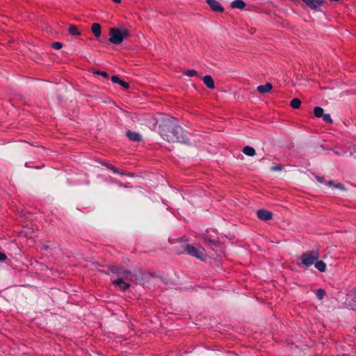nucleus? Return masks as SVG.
<instances>
[{
	"label": "nucleus",
	"instance_id": "30",
	"mask_svg": "<svg viewBox=\"0 0 356 356\" xmlns=\"http://www.w3.org/2000/svg\"><path fill=\"white\" fill-rule=\"evenodd\" d=\"M115 3H120L121 0H112Z\"/></svg>",
	"mask_w": 356,
	"mask_h": 356
},
{
	"label": "nucleus",
	"instance_id": "9",
	"mask_svg": "<svg viewBox=\"0 0 356 356\" xmlns=\"http://www.w3.org/2000/svg\"><path fill=\"white\" fill-rule=\"evenodd\" d=\"M273 88V86L270 83H267L265 85H260L257 87V90L259 93L264 94L270 92Z\"/></svg>",
	"mask_w": 356,
	"mask_h": 356
},
{
	"label": "nucleus",
	"instance_id": "13",
	"mask_svg": "<svg viewBox=\"0 0 356 356\" xmlns=\"http://www.w3.org/2000/svg\"><path fill=\"white\" fill-rule=\"evenodd\" d=\"M245 6V3L242 0H234L231 3V7L233 8L243 9Z\"/></svg>",
	"mask_w": 356,
	"mask_h": 356
},
{
	"label": "nucleus",
	"instance_id": "23",
	"mask_svg": "<svg viewBox=\"0 0 356 356\" xmlns=\"http://www.w3.org/2000/svg\"><path fill=\"white\" fill-rule=\"evenodd\" d=\"M322 118H323V120L325 122H327V123H330V124L332 123V120L330 114H324Z\"/></svg>",
	"mask_w": 356,
	"mask_h": 356
},
{
	"label": "nucleus",
	"instance_id": "19",
	"mask_svg": "<svg viewBox=\"0 0 356 356\" xmlns=\"http://www.w3.org/2000/svg\"><path fill=\"white\" fill-rule=\"evenodd\" d=\"M290 105L292 108L298 109L301 106V101L299 99L295 98L291 101Z\"/></svg>",
	"mask_w": 356,
	"mask_h": 356
},
{
	"label": "nucleus",
	"instance_id": "10",
	"mask_svg": "<svg viewBox=\"0 0 356 356\" xmlns=\"http://www.w3.org/2000/svg\"><path fill=\"white\" fill-rule=\"evenodd\" d=\"M111 81L113 83H116L120 84L122 88L127 89L129 87V83L124 81L123 80L120 79L118 76L114 75L111 76Z\"/></svg>",
	"mask_w": 356,
	"mask_h": 356
},
{
	"label": "nucleus",
	"instance_id": "28",
	"mask_svg": "<svg viewBox=\"0 0 356 356\" xmlns=\"http://www.w3.org/2000/svg\"><path fill=\"white\" fill-rule=\"evenodd\" d=\"M6 259L7 256L4 253L0 252V261H5Z\"/></svg>",
	"mask_w": 356,
	"mask_h": 356
},
{
	"label": "nucleus",
	"instance_id": "32",
	"mask_svg": "<svg viewBox=\"0 0 356 356\" xmlns=\"http://www.w3.org/2000/svg\"><path fill=\"white\" fill-rule=\"evenodd\" d=\"M330 1H339L340 0H330Z\"/></svg>",
	"mask_w": 356,
	"mask_h": 356
},
{
	"label": "nucleus",
	"instance_id": "15",
	"mask_svg": "<svg viewBox=\"0 0 356 356\" xmlns=\"http://www.w3.org/2000/svg\"><path fill=\"white\" fill-rule=\"evenodd\" d=\"M243 152L248 156H252L255 154V150L253 147L250 146H245L243 149Z\"/></svg>",
	"mask_w": 356,
	"mask_h": 356
},
{
	"label": "nucleus",
	"instance_id": "26",
	"mask_svg": "<svg viewBox=\"0 0 356 356\" xmlns=\"http://www.w3.org/2000/svg\"><path fill=\"white\" fill-rule=\"evenodd\" d=\"M282 166H281L280 165H277L273 166V167L271 168V170H272L273 171H280V170H282Z\"/></svg>",
	"mask_w": 356,
	"mask_h": 356
},
{
	"label": "nucleus",
	"instance_id": "5",
	"mask_svg": "<svg viewBox=\"0 0 356 356\" xmlns=\"http://www.w3.org/2000/svg\"><path fill=\"white\" fill-rule=\"evenodd\" d=\"M186 250L190 255L197 259H202L204 257V250L202 248H195L193 245H187Z\"/></svg>",
	"mask_w": 356,
	"mask_h": 356
},
{
	"label": "nucleus",
	"instance_id": "12",
	"mask_svg": "<svg viewBox=\"0 0 356 356\" xmlns=\"http://www.w3.org/2000/svg\"><path fill=\"white\" fill-rule=\"evenodd\" d=\"M127 136L132 141H140L141 140L140 135L137 132L128 131L127 132Z\"/></svg>",
	"mask_w": 356,
	"mask_h": 356
},
{
	"label": "nucleus",
	"instance_id": "8",
	"mask_svg": "<svg viewBox=\"0 0 356 356\" xmlns=\"http://www.w3.org/2000/svg\"><path fill=\"white\" fill-rule=\"evenodd\" d=\"M206 1L213 11L220 13L224 11V8L216 0H206Z\"/></svg>",
	"mask_w": 356,
	"mask_h": 356
},
{
	"label": "nucleus",
	"instance_id": "11",
	"mask_svg": "<svg viewBox=\"0 0 356 356\" xmlns=\"http://www.w3.org/2000/svg\"><path fill=\"white\" fill-rule=\"evenodd\" d=\"M203 82L207 86V87L209 89L214 88V82L213 80L210 75H205L203 77Z\"/></svg>",
	"mask_w": 356,
	"mask_h": 356
},
{
	"label": "nucleus",
	"instance_id": "18",
	"mask_svg": "<svg viewBox=\"0 0 356 356\" xmlns=\"http://www.w3.org/2000/svg\"><path fill=\"white\" fill-rule=\"evenodd\" d=\"M314 113L316 118H321L323 116L324 111L321 107L316 106L314 109Z\"/></svg>",
	"mask_w": 356,
	"mask_h": 356
},
{
	"label": "nucleus",
	"instance_id": "21",
	"mask_svg": "<svg viewBox=\"0 0 356 356\" xmlns=\"http://www.w3.org/2000/svg\"><path fill=\"white\" fill-rule=\"evenodd\" d=\"M185 74L189 77L195 76L197 74V72L195 70H190L185 72Z\"/></svg>",
	"mask_w": 356,
	"mask_h": 356
},
{
	"label": "nucleus",
	"instance_id": "29",
	"mask_svg": "<svg viewBox=\"0 0 356 356\" xmlns=\"http://www.w3.org/2000/svg\"><path fill=\"white\" fill-rule=\"evenodd\" d=\"M50 248V246L45 243V244H43L42 246H41V250H47Z\"/></svg>",
	"mask_w": 356,
	"mask_h": 356
},
{
	"label": "nucleus",
	"instance_id": "16",
	"mask_svg": "<svg viewBox=\"0 0 356 356\" xmlns=\"http://www.w3.org/2000/svg\"><path fill=\"white\" fill-rule=\"evenodd\" d=\"M315 267L321 272H325L326 270V264L323 261H317L315 263Z\"/></svg>",
	"mask_w": 356,
	"mask_h": 356
},
{
	"label": "nucleus",
	"instance_id": "6",
	"mask_svg": "<svg viewBox=\"0 0 356 356\" xmlns=\"http://www.w3.org/2000/svg\"><path fill=\"white\" fill-rule=\"evenodd\" d=\"M310 9L317 10L323 3V0H302Z\"/></svg>",
	"mask_w": 356,
	"mask_h": 356
},
{
	"label": "nucleus",
	"instance_id": "4",
	"mask_svg": "<svg viewBox=\"0 0 356 356\" xmlns=\"http://www.w3.org/2000/svg\"><path fill=\"white\" fill-rule=\"evenodd\" d=\"M318 252L317 251H312L309 252L304 253L300 259L302 261V263L306 266H312L315 261H316L318 259Z\"/></svg>",
	"mask_w": 356,
	"mask_h": 356
},
{
	"label": "nucleus",
	"instance_id": "25",
	"mask_svg": "<svg viewBox=\"0 0 356 356\" xmlns=\"http://www.w3.org/2000/svg\"><path fill=\"white\" fill-rule=\"evenodd\" d=\"M63 47L62 43L56 42L52 44V47L55 49H60Z\"/></svg>",
	"mask_w": 356,
	"mask_h": 356
},
{
	"label": "nucleus",
	"instance_id": "14",
	"mask_svg": "<svg viewBox=\"0 0 356 356\" xmlns=\"http://www.w3.org/2000/svg\"><path fill=\"white\" fill-rule=\"evenodd\" d=\"M92 32L94 34V35L97 38L99 37L101 35V26L100 24L97 23H94L92 25Z\"/></svg>",
	"mask_w": 356,
	"mask_h": 356
},
{
	"label": "nucleus",
	"instance_id": "3",
	"mask_svg": "<svg viewBox=\"0 0 356 356\" xmlns=\"http://www.w3.org/2000/svg\"><path fill=\"white\" fill-rule=\"evenodd\" d=\"M109 41L115 44H121L128 36V31L125 29L111 28L109 30Z\"/></svg>",
	"mask_w": 356,
	"mask_h": 356
},
{
	"label": "nucleus",
	"instance_id": "17",
	"mask_svg": "<svg viewBox=\"0 0 356 356\" xmlns=\"http://www.w3.org/2000/svg\"><path fill=\"white\" fill-rule=\"evenodd\" d=\"M68 31L72 35H81V33L79 31L78 28L73 24H72L69 26Z\"/></svg>",
	"mask_w": 356,
	"mask_h": 356
},
{
	"label": "nucleus",
	"instance_id": "31",
	"mask_svg": "<svg viewBox=\"0 0 356 356\" xmlns=\"http://www.w3.org/2000/svg\"><path fill=\"white\" fill-rule=\"evenodd\" d=\"M318 181H320V182H322L323 180H322V178L321 177H318L317 178Z\"/></svg>",
	"mask_w": 356,
	"mask_h": 356
},
{
	"label": "nucleus",
	"instance_id": "2",
	"mask_svg": "<svg viewBox=\"0 0 356 356\" xmlns=\"http://www.w3.org/2000/svg\"><path fill=\"white\" fill-rule=\"evenodd\" d=\"M111 270L113 273L116 274L118 276H119L118 279L112 281V283L123 291L127 290L129 288L130 284L127 283L124 281V280H131V272L126 269L117 266L112 267Z\"/></svg>",
	"mask_w": 356,
	"mask_h": 356
},
{
	"label": "nucleus",
	"instance_id": "1",
	"mask_svg": "<svg viewBox=\"0 0 356 356\" xmlns=\"http://www.w3.org/2000/svg\"><path fill=\"white\" fill-rule=\"evenodd\" d=\"M161 134L168 142L186 143L188 139L184 129L179 125L170 121L161 130Z\"/></svg>",
	"mask_w": 356,
	"mask_h": 356
},
{
	"label": "nucleus",
	"instance_id": "24",
	"mask_svg": "<svg viewBox=\"0 0 356 356\" xmlns=\"http://www.w3.org/2000/svg\"><path fill=\"white\" fill-rule=\"evenodd\" d=\"M106 167L108 169L111 170L115 173H119V174H121V175H124L122 172H120L117 168H115V166H113L112 165H107Z\"/></svg>",
	"mask_w": 356,
	"mask_h": 356
},
{
	"label": "nucleus",
	"instance_id": "22",
	"mask_svg": "<svg viewBox=\"0 0 356 356\" xmlns=\"http://www.w3.org/2000/svg\"><path fill=\"white\" fill-rule=\"evenodd\" d=\"M316 295L320 300H322L325 296V291L323 289H319L317 290Z\"/></svg>",
	"mask_w": 356,
	"mask_h": 356
},
{
	"label": "nucleus",
	"instance_id": "20",
	"mask_svg": "<svg viewBox=\"0 0 356 356\" xmlns=\"http://www.w3.org/2000/svg\"><path fill=\"white\" fill-rule=\"evenodd\" d=\"M328 186H334L337 188H339V189H344V186L343 185H342L340 183H335L334 181H329L328 183Z\"/></svg>",
	"mask_w": 356,
	"mask_h": 356
},
{
	"label": "nucleus",
	"instance_id": "7",
	"mask_svg": "<svg viewBox=\"0 0 356 356\" xmlns=\"http://www.w3.org/2000/svg\"><path fill=\"white\" fill-rule=\"evenodd\" d=\"M257 217L263 220H269L272 218V213L266 209H259L257 212Z\"/></svg>",
	"mask_w": 356,
	"mask_h": 356
},
{
	"label": "nucleus",
	"instance_id": "27",
	"mask_svg": "<svg viewBox=\"0 0 356 356\" xmlns=\"http://www.w3.org/2000/svg\"><path fill=\"white\" fill-rule=\"evenodd\" d=\"M95 73H96V74H99V75H101V76H104V78H108V74H107L106 72H103V71H102V72H100V71H97V72H96Z\"/></svg>",
	"mask_w": 356,
	"mask_h": 356
}]
</instances>
